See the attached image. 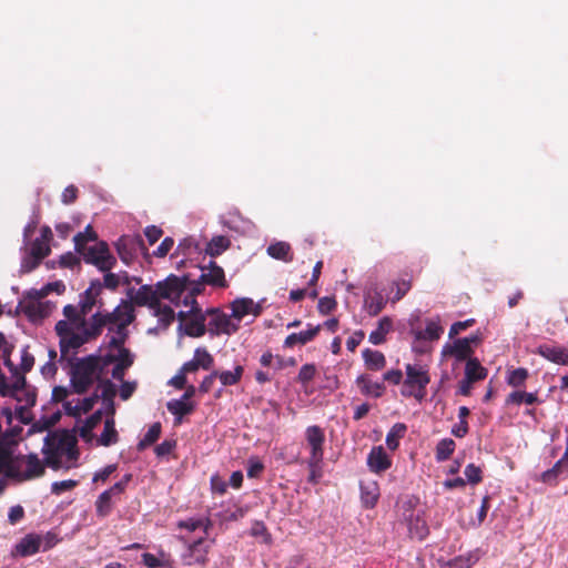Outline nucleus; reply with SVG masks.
I'll return each instance as SVG.
<instances>
[{
	"label": "nucleus",
	"instance_id": "32",
	"mask_svg": "<svg viewBox=\"0 0 568 568\" xmlns=\"http://www.w3.org/2000/svg\"><path fill=\"white\" fill-rule=\"evenodd\" d=\"M362 354L364 363L368 369L381 371L385 367L386 358L382 352L366 348Z\"/></svg>",
	"mask_w": 568,
	"mask_h": 568
},
{
	"label": "nucleus",
	"instance_id": "33",
	"mask_svg": "<svg viewBox=\"0 0 568 568\" xmlns=\"http://www.w3.org/2000/svg\"><path fill=\"white\" fill-rule=\"evenodd\" d=\"M387 300L382 293L375 292L364 300V308L369 316H377L385 307Z\"/></svg>",
	"mask_w": 568,
	"mask_h": 568
},
{
	"label": "nucleus",
	"instance_id": "18",
	"mask_svg": "<svg viewBox=\"0 0 568 568\" xmlns=\"http://www.w3.org/2000/svg\"><path fill=\"white\" fill-rule=\"evenodd\" d=\"M537 354L552 363L568 366V349L565 347L542 344L538 346Z\"/></svg>",
	"mask_w": 568,
	"mask_h": 568
},
{
	"label": "nucleus",
	"instance_id": "31",
	"mask_svg": "<svg viewBox=\"0 0 568 568\" xmlns=\"http://www.w3.org/2000/svg\"><path fill=\"white\" fill-rule=\"evenodd\" d=\"M62 312L67 321L73 323L77 329H84V327L88 326L89 320H87V316L81 313L79 305L74 306L72 304H68L63 307Z\"/></svg>",
	"mask_w": 568,
	"mask_h": 568
},
{
	"label": "nucleus",
	"instance_id": "40",
	"mask_svg": "<svg viewBox=\"0 0 568 568\" xmlns=\"http://www.w3.org/2000/svg\"><path fill=\"white\" fill-rule=\"evenodd\" d=\"M231 242L226 236H214L206 245L205 252L212 257H215L226 251Z\"/></svg>",
	"mask_w": 568,
	"mask_h": 568
},
{
	"label": "nucleus",
	"instance_id": "12",
	"mask_svg": "<svg viewBox=\"0 0 568 568\" xmlns=\"http://www.w3.org/2000/svg\"><path fill=\"white\" fill-rule=\"evenodd\" d=\"M210 321L207 324L209 332L214 335L227 334L231 335L239 329V325L234 324L230 316L217 308L207 310Z\"/></svg>",
	"mask_w": 568,
	"mask_h": 568
},
{
	"label": "nucleus",
	"instance_id": "45",
	"mask_svg": "<svg viewBox=\"0 0 568 568\" xmlns=\"http://www.w3.org/2000/svg\"><path fill=\"white\" fill-rule=\"evenodd\" d=\"M205 317L200 315L185 324V334L191 337H201L206 332Z\"/></svg>",
	"mask_w": 568,
	"mask_h": 568
},
{
	"label": "nucleus",
	"instance_id": "17",
	"mask_svg": "<svg viewBox=\"0 0 568 568\" xmlns=\"http://www.w3.org/2000/svg\"><path fill=\"white\" fill-rule=\"evenodd\" d=\"M39 551H42L40 534H28L16 545V552L21 557L33 556Z\"/></svg>",
	"mask_w": 568,
	"mask_h": 568
},
{
	"label": "nucleus",
	"instance_id": "5",
	"mask_svg": "<svg viewBox=\"0 0 568 568\" xmlns=\"http://www.w3.org/2000/svg\"><path fill=\"white\" fill-rule=\"evenodd\" d=\"M201 275L197 280H192L190 287V296L183 297L184 305L196 304L195 296L204 291V286L209 285L215 288H225L229 283L225 278L224 270L214 261H210L207 265H202Z\"/></svg>",
	"mask_w": 568,
	"mask_h": 568
},
{
	"label": "nucleus",
	"instance_id": "53",
	"mask_svg": "<svg viewBox=\"0 0 568 568\" xmlns=\"http://www.w3.org/2000/svg\"><path fill=\"white\" fill-rule=\"evenodd\" d=\"M203 369H211L214 365L213 356L207 352L206 348H196L193 357Z\"/></svg>",
	"mask_w": 568,
	"mask_h": 568
},
{
	"label": "nucleus",
	"instance_id": "19",
	"mask_svg": "<svg viewBox=\"0 0 568 568\" xmlns=\"http://www.w3.org/2000/svg\"><path fill=\"white\" fill-rule=\"evenodd\" d=\"M406 520L410 538L423 540L428 536L429 529L422 514L412 513Z\"/></svg>",
	"mask_w": 568,
	"mask_h": 568
},
{
	"label": "nucleus",
	"instance_id": "35",
	"mask_svg": "<svg viewBox=\"0 0 568 568\" xmlns=\"http://www.w3.org/2000/svg\"><path fill=\"white\" fill-rule=\"evenodd\" d=\"M14 349V345L9 343L3 333L0 332V355L3 359V364L9 368L12 375L18 373V366L11 361V353Z\"/></svg>",
	"mask_w": 568,
	"mask_h": 568
},
{
	"label": "nucleus",
	"instance_id": "27",
	"mask_svg": "<svg viewBox=\"0 0 568 568\" xmlns=\"http://www.w3.org/2000/svg\"><path fill=\"white\" fill-rule=\"evenodd\" d=\"M413 276L409 274H405L403 277H399L392 283L390 293H394L393 296L389 297V301L395 304L400 301L412 288Z\"/></svg>",
	"mask_w": 568,
	"mask_h": 568
},
{
	"label": "nucleus",
	"instance_id": "23",
	"mask_svg": "<svg viewBox=\"0 0 568 568\" xmlns=\"http://www.w3.org/2000/svg\"><path fill=\"white\" fill-rule=\"evenodd\" d=\"M379 498V487L376 481H361V499L365 508H374Z\"/></svg>",
	"mask_w": 568,
	"mask_h": 568
},
{
	"label": "nucleus",
	"instance_id": "43",
	"mask_svg": "<svg viewBox=\"0 0 568 568\" xmlns=\"http://www.w3.org/2000/svg\"><path fill=\"white\" fill-rule=\"evenodd\" d=\"M452 354L456 357L457 361H465L470 357L473 354V348L469 345L468 338H458L454 342L452 347Z\"/></svg>",
	"mask_w": 568,
	"mask_h": 568
},
{
	"label": "nucleus",
	"instance_id": "59",
	"mask_svg": "<svg viewBox=\"0 0 568 568\" xmlns=\"http://www.w3.org/2000/svg\"><path fill=\"white\" fill-rule=\"evenodd\" d=\"M77 486H78V481L73 480V479L54 481L51 485V493L54 495H61L64 491L74 489Z\"/></svg>",
	"mask_w": 568,
	"mask_h": 568
},
{
	"label": "nucleus",
	"instance_id": "48",
	"mask_svg": "<svg viewBox=\"0 0 568 568\" xmlns=\"http://www.w3.org/2000/svg\"><path fill=\"white\" fill-rule=\"evenodd\" d=\"M443 328L435 322H428L424 331L415 332L416 339L436 341L440 337Z\"/></svg>",
	"mask_w": 568,
	"mask_h": 568
},
{
	"label": "nucleus",
	"instance_id": "22",
	"mask_svg": "<svg viewBox=\"0 0 568 568\" xmlns=\"http://www.w3.org/2000/svg\"><path fill=\"white\" fill-rule=\"evenodd\" d=\"M356 384L361 389V393L365 396H373L379 398L385 392V385L379 382H374L368 375H359L356 378Z\"/></svg>",
	"mask_w": 568,
	"mask_h": 568
},
{
	"label": "nucleus",
	"instance_id": "36",
	"mask_svg": "<svg viewBox=\"0 0 568 568\" xmlns=\"http://www.w3.org/2000/svg\"><path fill=\"white\" fill-rule=\"evenodd\" d=\"M534 405L538 403L537 393H526L523 390H515L508 394L506 397V405H520V404Z\"/></svg>",
	"mask_w": 568,
	"mask_h": 568
},
{
	"label": "nucleus",
	"instance_id": "24",
	"mask_svg": "<svg viewBox=\"0 0 568 568\" xmlns=\"http://www.w3.org/2000/svg\"><path fill=\"white\" fill-rule=\"evenodd\" d=\"M321 327H322L321 325H316V326L310 325V328L307 331L290 334L284 341V346L291 348V347H294L296 344H301V345L307 344L308 342L313 341L317 336V334L321 331Z\"/></svg>",
	"mask_w": 568,
	"mask_h": 568
},
{
	"label": "nucleus",
	"instance_id": "29",
	"mask_svg": "<svg viewBox=\"0 0 568 568\" xmlns=\"http://www.w3.org/2000/svg\"><path fill=\"white\" fill-rule=\"evenodd\" d=\"M194 407L195 405L193 403L186 402L182 398L172 399L166 404L168 410L175 416L176 424L181 423L183 416L191 414L194 410Z\"/></svg>",
	"mask_w": 568,
	"mask_h": 568
},
{
	"label": "nucleus",
	"instance_id": "30",
	"mask_svg": "<svg viewBox=\"0 0 568 568\" xmlns=\"http://www.w3.org/2000/svg\"><path fill=\"white\" fill-rule=\"evenodd\" d=\"M487 369L476 357H469L465 366V377L471 382L483 381L487 377Z\"/></svg>",
	"mask_w": 568,
	"mask_h": 568
},
{
	"label": "nucleus",
	"instance_id": "46",
	"mask_svg": "<svg viewBox=\"0 0 568 568\" xmlns=\"http://www.w3.org/2000/svg\"><path fill=\"white\" fill-rule=\"evenodd\" d=\"M112 511V496L105 490L95 500V513L100 518L108 517Z\"/></svg>",
	"mask_w": 568,
	"mask_h": 568
},
{
	"label": "nucleus",
	"instance_id": "63",
	"mask_svg": "<svg viewBox=\"0 0 568 568\" xmlns=\"http://www.w3.org/2000/svg\"><path fill=\"white\" fill-rule=\"evenodd\" d=\"M131 479H132V475L126 474L122 477V479L120 481L115 483L112 487H110L105 491L109 493V495L112 497L119 496L124 493V490H125L128 484L131 481Z\"/></svg>",
	"mask_w": 568,
	"mask_h": 568
},
{
	"label": "nucleus",
	"instance_id": "34",
	"mask_svg": "<svg viewBox=\"0 0 568 568\" xmlns=\"http://www.w3.org/2000/svg\"><path fill=\"white\" fill-rule=\"evenodd\" d=\"M254 302L251 298H236L231 303L232 316L241 321L245 315L253 311Z\"/></svg>",
	"mask_w": 568,
	"mask_h": 568
},
{
	"label": "nucleus",
	"instance_id": "16",
	"mask_svg": "<svg viewBox=\"0 0 568 568\" xmlns=\"http://www.w3.org/2000/svg\"><path fill=\"white\" fill-rule=\"evenodd\" d=\"M568 475V447L566 448L562 457L555 463V465L545 470L540 475V480L548 485H556L560 477H567Z\"/></svg>",
	"mask_w": 568,
	"mask_h": 568
},
{
	"label": "nucleus",
	"instance_id": "44",
	"mask_svg": "<svg viewBox=\"0 0 568 568\" xmlns=\"http://www.w3.org/2000/svg\"><path fill=\"white\" fill-rule=\"evenodd\" d=\"M162 426L161 423L156 422L152 424L148 432L145 433L144 437L139 442L138 444V450H143L146 447L153 445L161 435Z\"/></svg>",
	"mask_w": 568,
	"mask_h": 568
},
{
	"label": "nucleus",
	"instance_id": "38",
	"mask_svg": "<svg viewBox=\"0 0 568 568\" xmlns=\"http://www.w3.org/2000/svg\"><path fill=\"white\" fill-rule=\"evenodd\" d=\"M243 373L244 367L236 365L233 371H217V378L223 386H233L241 381Z\"/></svg>",
	"mask_w": 568,
	"mask_h": 568
},
{
	"label": "nucleus",
	"instance_id": "25",
	"mask_svg": "<svg viewBox=\"0 0 568 568\" xmlns=\"http://www.w3.org/2000/svg\"><path fill=\"white\" fill-rule=\"evenodd\" d=\"M480 550H470L448 560L443 568H471L480 559Z\"/></svg>",
	"mask_w": 568,
	"mask_h": 568
},
{
	"label": "nucleus",
	"instance_id": "1",
	"mask_svg": "<svg viewBox=\"0 0 568 568\" xmlns=\"http://www.w3.org/2000/svg\"><path fill=\"white\" fill-rule=\"evenodd\" d=\"M91 334L95 339L102 334L104 327L113 331L115 326L116 334H122L126 327L135 320V310L132 302L122 300L121 303L112 311H97L91 315Z\"/></svg>",
	"mask_w": 568,
	"mask_h": 568
},
{
	"label": "nucleus",
	"instance_id": "37",
	"mask_svg": "<svg viewBox=\"0 0 568 568\" xmlns=\"http://www.w3.org/2000/svg\"><path fill=\"white\" fill-rule=\"evenodd\" d=\"M407 427L403 423H396L386 435V445L390 450H396L399 446V439L405 436Z\"/></svg>",
	"mask_w": 568,
	"mask_h": 568
},
{
	"label": "nucleus",
	"instance_id": "47",
	"mask_svg": "<svg viewBox=\"0 0 568 568\" xmlns=\"http://www.w3.org/2000/svg\"><path fill=\"white\" fill-rule=\"evenodd\" d=\"M529 373L527 368L518 367L508 372L506 381L509 386L520 388L525 385Z\"/></svg>",
	"mask_w": 568,
	"mask_h": 568
},
{
	"label": "nucleus",
	"instance_id": "62",
	"mask_svg": "<svg viewBox=\"0 0 568 568\" xmlns=\"http://www.w3.org/2000/svg\"><path fill=\"white\" fill-rule=\"evenodd\" d=\"M42 454L44 455V467L49 466L52 469H59L61 467L60 453L42 449Z\"/></svg>",
	"mask_w": 568,
	"mask_h": 568
},
{
	"label": "nucleus",
	"instance_id": "28",
	"mask_svg": "<svg viewBox=\"0 0 568 568\" xmlns=\"http://www.w3.org/2000/svg\"><path fill=\"white\" fill-rule=\"evenodd\" d=\"M266 252L271 257L285 263H290L294 260L292 247L287 242H275L267 246Z\"/></svg>",
	"mask_w": 568,
	"mask_h": 568
},
{
	"label": "nucleus",
	"instance_id": "2",
	"mask_svg": "<svg viewBox=\"0 0 568 568\" xmlns=\"http://www.w3.org/2000/svg\"><path fill=\"white\" fill-rule=\"evenodd\" d=\"M7 478L27 481L44 475L43 462L36 454L13 456L11 446L8 448Z\"/></svg>",
	"mask_w": 568,
	"mask_h": 568
},
{
	"label": "nucleus",
	"instance_id": "20",
	"mask_svg": "<svg viewBox=\"0 0 568 568\" xmlns=\"http://www.w3.org/2000/svg\"><path fill=\"white\" fill-rule=\"evenodd\" d=\"M21 307L23 314L32 322L43 320L50 314L49 304L37 300H30Z\"/></svg>",
	"mask_w": 568,
	"mask_h": 568
},
{
	"label": "nucleus",
	"instance_id": "56",
	"mask_svg": "<svg viewBox=\"0 0 568 568\" xmlns=\"http://www.w3.org/2000/svg\"><path fill=\"white\" fill-rule=\"evenodd\" d=\"M315 375L316 366L314 364H305L301 367L298 372L297 382L301 383L302 385H306L314 379Z\"/></svg>",
	"mask_w": 568,
	"mask_h": 568
},
{
	"label": "nucleus",
	"instance_id": "4",
	"mask_svg": "<svg viewBox=\"0 0 568 568\" xmlns=\"http://www.w3.org/2000/svg\"><path fill=\"white\" fill-rule=\"evenodd\" d=\"M74 329H77L74 324L67 320H61L55 324V333L60 338V361H62L71 349L75 351L95 339V336L91 334V318H89L88 326L84 327V329H78V333H75Z\"/></svg>",
	"mask_w": 568,
	"mask_h": 568
},
{
	"label": "nucleus",
	"instance_id": "10",
	"mask_svg": "<svg viewBox=\"0 0 568 568\" xmlns=\"http://www.w3.org/2000/svg\"><path fill=\"white\" fill-rule=\"evenodd\" d=\"M79 306L81 313L85 316L91 313L93 307H98V311H103L104 301L101 298L100 293V280L95 278L90 282L89 287L80 294Z\"/></svg>",
	"mask_w": 568,
	"mask_h": 568
},
{
	"label": "nucleus",
	"instance_id": "64",
	"mask_svg": "<svg viewBox=\"0 0 568 568\" xmlns=\"http://www.w3.org/2000/svg\"><path fill=\"white\" fill-rule=\"evenodd\" d=\"M142 562L148 568H158V567H166L169 566V561L164 559L158 558L155 555L150 552H144L142 555Z\"/></svg>",
	"mask_w": 568,
	"mask_h": 568
},
{
	"label": "nucleus",
	"instance_id": "21",
	"mask_svg": "<svg viewBox=\"0 0 568 568\" xmlns=\"http://www.w3.org/2000/svg\"><path fill=\"white\" fill-rule=\"evenodd\" d=\"M133 362L134 357L129 348L120 349V353H116L112 377L116 381H123L126 369L133 365Z\"/></svg>",
	"mask_w": 568,
	"mask_h": 568
},
{
	"label": "nucleus",
	"instance_id": "61",
	"mask_svg": "<svg viewBox=\"0 0 568 568\" xmlns=\"http://www.w3.org/2000/svg\"><path fill=\"white\" fill-rule=\"evenodd\" d=\"M337 306L335 297L324 296L318 300L317 310L322 315L332 313Z\"/></svg>",
	"mask_w": 568,
	"mask_h": 568
},
{
	"label": "nucleus",
	"instance_id": "50",
	"mask_svg": "<svg viewBox=\"0 0 568 568\" xmlns=\"http://www.w3.org/2000/svg\"><path fill=\"white\" fill-rule=\"evenodd\" d=\"M73 241H74V248L79 250V247L87 245L88 242H98V234L91 225H88L83 232H79L74 236Z\"/></svg>",
	"mask_w": 568,
	"mask_h": 568
},
{
	"label": "nucleus",
	"instance_id": "7",
	"mask_svg": "<svg viewBox=\"0 0 568 568\" xmlns=\"http://www.w3.org/2000/svg\"><path fill=\"white\" fill-rule=\"evenodd\" d=\"M75 252L82 256L87 264L94 265L101 272L111 271L116 264V258L104 241L95 242L93 245H83Z\"/></svg>",
	"mask_w": 568,
	"mask_h": 568
},
{
	"label": "nucleus",
	"instance_id": "57",
	"mask_svg": "<svg viewBox=\"0 0 568 568\" xmlns=\"http://www.w3.org/2000/svg\"><path fill=\"white\" fill-rule=\"evenodd\" d=\"M33 365L34 357L29 353L28 346H26L21 351V363L20 367H18V371L20 369L22 374H26L32 369ZM17 375H19V372L14 376Z\"/></svg>",
	"mask_w": 568,
	"mask_h": 568
},
{
	"label": "nucleus",
	"instance_id": "49",
	"mask_svg": "<svg viewBox=\"0 0 568 568\" xmlns=\"http://www.w3.org/2000/svg\"><path fill=\"white\" fill-rule=\"evenodd\" d=\"M103 413L101 409L94 412L90 415L85 420L83 426L80 429V436L82 438H89L91 436L92 430L101 423Z\"/></svg>",
	"mask_w": 568,
	"mask_h": 568
},
{
	"label": "nucleus",
	"instance_id": "11",
	"mask_svg": "<svg viewBox=\"0 0 568 568\" xmlns=\"http://www.w3.org/2000/svg\"><path fill=\"white\" fill-rule=\"evenodd\" d=\"M210 542L205 538H199L191 542L182 555V561L186 566H204L207 561Z\"/></svg>",
	"mask_w": 568,
	"mask_h": 568
},
{
	"label": "nucleus",
	"instance_id": "58",
	"mask_svg": "<svg viewBox=\"0 0 568 568\" xmlns=\"http://www.w3.org/2000/svg\"><path fill=\"white\" fill-rule=\"evenodd\" d=\"M481 473L483 471L480 467L476 466L475 464H468L464 470L467 481L471 485H477L481 481Z\"/></svg>",
	"mask_w": 568,
	"mask_h": 568
},
{
	"label": "nucleus",
	"instance_id": "14",
	"mask_svg": "<svg viewBox=\"0 0 568 568\" xmlns=\"http://www.w3.org/2000/svg\"><path fill=\"white\" fill-rule=\"evenodd\" d=\"M134 288L128 291L132 304L138 306H149L150 308L158 305L160 301L156 286L142 285L133 295Z\"/></svg>",
	"mask_w": 568,
	"mask_h": 568
},
{
	"label": "nucleus",
	"instance_id": "42",
	"mask_svg": "<svg viewBox=\"0 0 568 568\" xmlns=\"http://www.w3.org/2000/svg\"><path fill=\"white\" fill-rule=\"evenodd\" d=\"M154 311V316L159 318V323L162 327H168L174 321L175 314L171 306L162 305L161 302H158V305L152 307Z\"/></svg>",
	"mask_w": 568,
	"mask_h": 568
},
{
	"label": "nucleus",
	"instance_id": "54",
	"mask_svg": "<svg viewBox=\"0 0 568 568\" xmlns=\"http://www.w3.org/2000/svg\"><path fill=\"white\" fill-rule=\"evenodd\" d=\"M62 538L59 536V534L54 530H50L43 535L40 534V544L42 551H48L55 547Z\"/></svg>",
	"mask_w": 568,
	"mask_h": 568
},
{
	"label": "nucleus",
	"instance_id": "60",
	"mask_svg": "<svg viewBox=\"0 0 568 568\" xmlns=\"http://www.w3.org/2000/svg\"><path fill=\"white\" fill-rule=\"evenodd\" d=\"M246 470L250 478H257L264 470V464L257 457H251Z\"/></svg>",
	"mask_w": 568,
	"mask_h": 568
},
{
	"label": "nucleus",
	"instance_id": "15",
	"mask_svg": "<svg viewBox=\"0 0 568 568\" xmlns=\"http://www.w3.org/2000/svg\"><path fill=\"white\" fill-rule=\"evenodd\" d=\"M115 246L120 258L129 264L134 258L138 248L143 246V241L140 236H121Z\"/></svg>",
	"mask_w": 568,
	"mask_h": 568
},
{
	"label": "nucleus",
	"instance_id": "8",
	"mask_svg": "<svg viewBox=\"0 0 568 568\" xmlns=\"http://www.w3.org/2000/svg\"><path fill=\"white\" fill-rule=\"evenodd\" d=\"M191 283L192 278L190 274H184L182 276L171 274L164 281L155 284L159 298L178 303L185 292H187L185 296H190Z\"/></svg>",
	"mask_w": 568,
	"mask_h": 568
},
{
	"label": "nucleus",
	"instance_id": "26",
	"mask_svg": "<svg viewBox=\"0 0 568 568\" xmlns=\"http://www.w3.org/2000/svg\"><path fill=\"white\" fill-rule=\"evenodd\" d=\"M393 329V321L388 316L382 317L376 329L372 331L368 341L373 345H381L386 342V335Z\"/></svg>",
	"mask_w": 568,
	"mask_h": 568
},
{
	"label": "nucleus",
	"instance_id": "55",
	"mask_svg": "<svg viewBox=\"0 0 568 568\" xmlns=\"http://www.w3.org/2000/svg\"><path fill=\"white\" fill-rule=\"evenodd\" d=\"M51 252V248L49 246V244L44 243V241L42 240H38L36 239L32 243H31V247H30V251L29 253H31L32 256H34L36 258H40L41 261L47 257Z\"/></svg>",
	"mask_w": 568,
	"mask_h": 568
},
{
	"label": "nucleus",
	"instance_id": "9",
	"mask_svg": "<svg viewBox=\"0 0 568 568\" xmlns=\"http://www.w3.org/2000/svg\"><path fill=\"white\" fill-rule=\"evenodd\" d=\"M305 439L311 449V465L316 466L317 463H323L325 443L324 430L317 425L308 426L305 429Z\"/></svg>",
	"mask_w": 568,
	"mask_h": 568
},
{
	"label": "nucleus",
	"instance_id": "6",
	"mask_svg": "<svg viewBox=\"0 0 568 568\" xmlns=\"http://www.w3.org/2000/svg\"><path fill=\"white\" fill-rule=\"evenodd\" d=\"M405 374L406 378L403 382L400 395L406 398L414 397L418 403H422L426 396V387L430 383L427 366L406 364Z\"/></svg>",
	"mask_w": 568,
	"mask_h": 568
},
{
	"label": "nucleus",
	"instance_id": "52",
	"mask_svg": "<svg viewBox=\"0 0 568 568\" xmlns=\"http://www.w3.org/2000/svg\"><path fill=\"white\" fill-rule=\"evenodd\" d=\"M99 386L101 387V394L99 395V398H101L103 402H108L111 405L113 404V398L116 395V388L115 385L110 379H102L100 377Z\"/></svg>",
	"mask_w": 568,
	"mask_h": 568
},
{
	"label": "nucleus",
	"instance_id": "51",
	"mask_svg": "<svg viewBox=\"0 0 568 568\" xmlns=\"http://www.w3.org/2000/svg\"><path fill=\"white\" fill-rule=\"evenodd\" d=\"M103 273V281H100V293L102 294L103 288L112 292L116 291L121 285V274L112 273L111 271Z\"/></svg>",
	"mask_w": 568,
	"mask_h": 568
},
{
	"label": "nucleus",
	"instance_id": "3",
	"mask_svg": "<svg viewBox=\"0 0 568 568\" xmlns=\"http://www.w3.org/2000/svg\"><path fill=\"white\" fill-rule=\"evenodd\" d=\"M70 362V381L75 394L82 395L88 392L95 381H100L101 374L98 369L95 355H88Z\"/></svg>",
	"mask_w": 568,
	"mask_h": 568
},
{
	"label": "nucleus",
	"instance_id": "41",
	"mask_svg": "<svg viewBox=\"0 0 568 568\" xmlns=\"http://www.w3.org/2000/svg\"><path fill=\"white\" fill-rule=\"evenodd\" d=\"M456 448V444L452 438H444L439 440L436 445L435 457L437 462H445L450 458L454 450Z\"/></svg>",
	"mask_w": 568,
	"mask_h": 568
},
{
	"label": "nucleus",
	"instance_id": "13",
	"mask_svg": "<svg viewBox=\"0 0 568 568\" xmlns=\"http://www.w3.org/2000/svg\"><path fill=\"white\" fill-rule=\"evenodd\" d=\"M367 466L372 473L383 474L392 467V458L383 446H374L368 453Z\"/></svg>",
	"mask_w": 568,
	"mask_h": 568
},
{
	"label": "nucleus",
	"instance_id": "39",
	"mask_svg": "<svg viewBox=\"0 0 568 568\" xmlns=\"http://www.w3.org/2000/svg\"><path fill=\"white\" fill-rule=\"evenodd\" d=\"M118 439L119 436L114 426V420L112 418H108L104 423V429L99 437V444L109 447L115 444Z\"/></svg>",
	"mask_w": 568,
	"mask_h": 568
}]
</instances>
